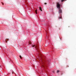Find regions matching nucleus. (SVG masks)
<instances>
[{"label": "nucleus", "mask_w": 76, "mask_h": 76, "mask_svg": "<svg viewBox=\"0 0 76 76\" xmlns=\"http://www.w3.org/2000/svg\"><path fill=\"white\" fill-rule=\"evenodd\" d=\"M56 6L57 7L58 9H60V4H59L58 2H57Z\"/></svg>", "instance_id": "f257e3e1"}, {"label": "nucleus", "mask_w": 76, "mask_h": 76, "mask_svg": "<svg viewBox=\"0 0 76 76\" xmlns=\"http://www.w3.org/2000/svg\"><path fill=\"white\" fill-rule=\"evenodd\" d=\"M62 12V10H61L60 9L59 10V13H61Z\"/></svg>", "instance_id": "f03ea898"}, {"label": "nucleus", "mask_w": 76, "mask_h": 76, "mask_svg": "<svg viewBox=\"0 0 76 76\" xmlns=\"http://www.w3.org/2000/svg\"><path fill=\"white\" fill-rule=\"evenodd\" d=\"M39 10H40L41 11V12H42V8H41V7H39Z\"/></svg>", "instance_id": "7ed1b4c3"}, {"label": "nucleus", "mask_w": 76, "mask_h": 76, "mask_svg": "<svg viewBox=\"0 0 76 76\" xmlns=\"http://www.w3.org/2000/svg\"><path fill=\"white\" fill-rule=\"evenodd\" d=\"M9 39H7L5 40L6 42H7L8 41H9Z\"/></svg>", "instance_id": "20e7f679"}, {"label": "nucleus", "mask_w": 76, "mask_h": 76, "mask_svg": "<svg viewBox=\"0 0 76 76\" xmlns=\"http://www.w3.org/2000/svg\"><path fill=\"white\" fill-rule=\"evenodd\" d=\"M32 47H37V46H36L35 45H33Z\"/></svg>", "instance_id": "39448f33"}, {"label": "nucleus", "mask_w": 76, "mask_h": 76, "mask_svg": "<svg viewBox=\"0 0 76 76\" xmlns=\"http://www.w3.org/2000/svg\"><path fill=\"white\" fill-rule=\"evenodd\" d=\"M59 72H60V71H59V70H58L56 72L58 73H59Z\"/></svg>", "instance_id": "423d86ee"}, {"label": "nucleus", "mask_w": 76, "mask_h": 76, "mask_svg": "<svg viewBox=\"0 0 76 76\" xmlns=\"http://www.w3.org/2000/svg\"><path fill=\"white\" fill-rule=\"evenodd\" d=\"M35 12L36 14H37V10H35Z\"/></svg>", "instance_id": "0eeeda50"}, {"label": "nucleus", "mask_w": 76, "mask_h": 76, "mask_svg": "<svg viewBox=\"0 0 76 76\" xmlns=\"http://www.w3.org/2000/svg\"><path fill=\"white\" fill-rule=\"evenodd\" d=\"M64 1V0H61V2H63Z\"/></svg>", "instance_id": "6e6552de"}, {"label": "nucleus", "mask_w": 76, "mask_h": 76, "mask_svg": "<svg viewBox=\"0 0 76 76\" xmlns=\"http://www.w3.org/2000/svg\"><path fill=\"white\" fill-rule=\"evenodd\" d=\"M19 57H20V58L21 59V58H22V56H21L20 55V56H19Z\"/></svg>", "instance_id": "1a4fd4ad"}, {"label": "nucleus", "mask_w": 76, "mask_h": 76, "mask_svg": "<svg viewBox=\"0 0 76 76\" xmlns=\"http://www.w3.org/2000/svg\"><path fill=\"white\" fill-rule=\"evenodd\" d=\"M59 19H61V17H59Z\"/></svg>", "instance_id": "9d476101"}, {"label": "nucleus", "mask_w": 76, "mask_h": 76, "mask_svg": "<svg viewBox=\"0 0 76 76\" xmlns=\"http://www.w3.org/2000/svg\"><path fill=\"white\" fill-rule=\"evenodd\" d=\"M2 4V5H4V4L3 3H1Z\"/></svg>", "instance_id": "9b49d317"}, {"label": "nucleus", "mask_w": 76, "mask_h": 76, "mask_svg": "<svg viewBox=\"0 0 76 76\" xmlns=\"http://www.w3.org/2000/svg\"><path fill=\"white\" fill-rule=\"evenodd\" d=\"M45 4H47V3H45Z\"/></svg>", "instance_id": "f8f14e48"}]
</instances>
